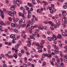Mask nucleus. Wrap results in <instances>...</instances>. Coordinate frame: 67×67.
Instances as JSON below:
<instances>
[{
	"instance_id": "f257e3e1",
	"label": "nucleus",
	"mask_w": 67,
	"mask_h": 67,
	"mask_svg": "<svg viewBox=\"0 0 67 67\" xmlns=\"http://www.w3.org/2000/svg\"><path fill=\"white\" fill-rule=\"evenodd\" d=\"M62 21L63 22H64V24L63 23V25H64L63 27H66V25L65 24V23L67 24V18H66L65 16H64V18L62 19Z\"/></svg>"
},
{
	"instance_id": "f03ea898",
	"label": "nucleus",
	"mask_w": 67,
	"mask_h": 67,
	"mask_svg": "<svg viewBox=\"0 0 67 67\" xmlns=\"http://www.w3.org/2000/svg\"><path fill=\"white\" fill-rule=\"evenodd\" d=\"M11 38H12L14 41H16V38L15 37V35L13 34H12L10 35Z\"/></svg>"
},
{
	"instance_id": "7ed1b4c3",
	"label": "nucleus",
	"mask_w": 67,
	"mask_h": 67,
	"mask_svg": "<svg viewBox=\"0 0 67 67\" xmlns=\"http://www.w3.org/2000/svg\"><path fill=\"white\" fill-rule=\"evenodd\" d=\"M27 40H28V41H26V42H27V43H27V46H29V47H30V46H31V42L30 41H30V39L29 38H27Z\"/></svg>"
},
{
	"instance_id": "20e7f679",
	"label": "nucleus",
	"mask_w": 67,
	"mask_h": 67,
	"mask_svg": "<svg viewBox=\"0 0 67 67\" xmlns=\"http://www.w3.org/2000/svg\"><path fill=\"white\" fill-rule=\"evenodd\" d=\"M56 36L55 35L53 34V36L52 37V40L53 41H56L57 39L56 38Z\"/></svg>"
},
{
	"instance_id": "39448f33",
	"label": "nucleus",
	"mask_w": 67,
	"mask_h": 67,
	"mask_svg": "<svg viewBox=\"0 0 67 67\" xmlns=\"http://www.w3.org/2000/svg\"><path fill=\"white\" fill-rule=\"evenodd\" d=\"M0 12H1V13L0 14V15L1 16L2 19H4V14H3V12L0 9Z\"/></svg>"
},
{
	"instance_id": "423d86ee",
	"label": "nucleus",
	"mask_w": 67,
	"mask_h": 67,
	"mask_svg": "<svg viewBox=\"0 0 67 67\" xmlns=\"http://www.w3.org/2000/svg\"><path fill=\"white\" fill-rule=\"evenodd\" d=\"M16 7V5H14L10 7V9L11 10H14L15 9V8Z\"/></svg>"
},
{
	"instance_id": "0eeeda50",
	"label": "nucleus",
	"mask_w": 67,
	"mask_h": 67,
	"mask_svg": "<svg viewBox=\"0 0 67 67\" xmlns=\"http://www.w3.org/2000/svg\"><path fill=\"white\" fill-rule=\"evenodd\" d=\"M11 25L12 27H16L17 26V24H16V23L14 24L13 23H12L11 24Z\"/></svg>"
},
{
	"instance_id": "6e6552de",
	"label": "nucleus",
	"mask_w": 67,
	"mask_h": 67,
	"mask_svg": "<svg viewBox=\"0 0 67 67\" xmlns=\"http://www.w3.org/2000/svg\"><path fill=\"white\" fill-rule=\"evenodd\" d=\"M66 12L65 11V10H63L62 12V15L63 16H66V15H67V14L66 13Z\"/></svg>"
},
{
	"instance_id": "1a4fd4ad",
	"label": "nucleus",
	"mask_w": 67,
	"mask_h": 67,
	"mask_svg": "<svg viewBox=\"0 0 67 67\" xmlns=\"http://www.w3.org/2000/svg\"><path fill=\"white\" fill-rule=\"evenodd\" d=\"M31 16V13H28V18L30 19Z\"/></svg>"
},
{
	"instance_id": "9d476101",
	"label": "nucleus",
	"mask_w": 67,
	"mask_h": 67,
	"mask_svg": "<svg viewBox=\"0 0 67 67\" xmlns=\"http://www.w3.org/2000/svg\"><path fill=\"white\" fill-rule=\"evenodd\" d=\"M20 46V44L18 43L15 46V47L16 49H18L19 48V46Z\"/></svg>"
},
{
	"instance_id": "9b49d317",
	"label": "nucleus",
	"mask_w": 67,
	"mask_h": 67,
	"mask_svg": "<svg viewBox=\"0 0 67 67\" xmlns=\"http://www.w3.org/2000/svg\"><path fill=\"white\" fill-rule=\"evenodd\" d=\"M58 27H59V26L60 25V21H58L56 23Z\"/></svg>"
},
{
	"instance_id": "f8f14e48",
	"label": "nucleus",
	"mask_w": 67,
	"mask_h": 67,
	"mask_svg": "<svg viewBox=\"0 0 67 67\" xmlns=\"http://www.w3.org/2000/svg\"><path fill=\"white\" fill-rule=\"evenodd\" d=\"M46 56H47L48 57H51V56H52V55H51V54H46Z\"/></svg>"
},
{
	"instance_id": "ddd939ff",
	"label": "nucleus",
	"mask_w": 67,
	"mask_h": 67,
	"mask_svg": "<svg viewBox=\"0 0 67 67\" xmlns=\"http://www.w3.org/2000/svg\"><path fill=\"white\" fill-rule=\"evenodd\" d=\"M33 44H35V45H36V46H37L38 47H40V45L38 44H36V42H33Z\"/></svg>"
},
{
	"instance_id": "4468645a",
	"label": "nucleus",
	"mask_w": 67,
	"mask_h": 67,
	"mask_svg": "<svg viewBox=\"0 0 67 67\" xmlns=\"http://www.w3.org/2000/svg\"><path fill=\"white\" fill-rule=\"evenodd\" d=\"M56 65L58 67H61V65H60V64L59 63H58V64H57V63H56Z\"/></svg>"
},
{
	"instance_id": "2eb2a0df",
	"label": "nucleus",
	"mask_w": 67,
	"mask_h": 67,
	"mask_svg": "<svg viewBox=\"0 0 67 67\" xmlns=\"http://www.w3.org/2000/svg\"><path fill=\"white\" fill-rule=\"evenodd\" d=\"M58 38H61L62 37V35L59 34H58V35L57 36Z\"/></svg>"
},
{
	"instance_id": "dca6fc26",
	"label": "nucleus",
	"mask_w": 67,
	"mask_h": 67,
	"mask_svg": "<svg viewBox=\"0 0 67 67\" xmlns=\"http://www.w3.org/2000/svg\"><path fill=\"white\" fill-rule=\"evenodd\" d=\"M37 12L38 13H41L42 10H41L40 9H38L37 10Z\"/></svg>"
},
{
	"instance_id": "f3484780",
	"label": "nucleus",
	"mask_w": 67,
	"mask_h": 67,
	"mask_svg": "<svg viewBox=\"0 0 67 67\" xmlns=\"http://www.w3.org/2000/svg\"><path fill=\"white\" fill-rule=\"evenodd\" d=\"M46 64V63L45 62H43V64L42 65V67H44V66H45Z\"/></svg>"
},
{
	"instance_id": "a211bd4d",
	"label": "nucleus",
	"mask_w": 67,
	"mask_h": 67,
	"mask_svg": "<svg viewBox=\"0 0 67 67\" xmlns=\"http://www.w3.org/2000/svg\"><path fill=\"white\" fill-rule=\"evenodd\" d=\"M13 56H14V57H15V59H16V58H17L18 57V56H17V55H16V54H15L13 55Z\"/></svg>"
},
{
	"instance_id": "6ab92c4d",
	"label": "nucleus",
	"mask_w": 67,
	"mask_h": 67,
	"mask_svg": "<svg viewBox=\"0 0 67 67\" xmlns=\"http://www.w3.org/2000/svg\"><path fill=\"white\" fill-rule=\"evenodd\" d=\"M46 56V54H45V53H43L42 55V57L43 58H44L45 57V56Z\"/></svg>"
},
{
	"instance_id": "aec40b11",
	"label": "nucleus",
	"mask_w": 67,
	"mask_h": 67,
	"mask_svg": "<svg viewBox=\"0 0 67 67\" xmlns=\"http://www.w3.org/2000/svg\"><path fill=\"white\" fill-rule=\"evenodd\" d=\"M13 31L15 32V33H18V30H16V29H14Z\"/></svg>"
},
{
	"instance_id": "412c9836",
	"label": "nucleus",
	"mask_w": 67,
	"mask_h": 67,
	"mask_svg": "<svg viewBox=\"0 0 67 67\" xmlns=\"http://www.w3.org/2000/svg\"><path fill=\"white\" fill-rule=\"evenodd\" d=\"M62 35H63V36H67V35L66 34V33L65 32H63L62 33Z\"/></svg>"
},
{
	"instance_id": "4be33fe9",
	"label": "nucleus",
	"mask_w": 67,
	"mask_h": 67,
	"mask_svg": "<svg viewBox=\"0 0 67 67\" xmlns=\"http://www.w3.org/2000/svg\"><path fill=\"white\" fill-rule=\"evenodd\" d=\"M21 26L22 27H24L26 26V25L25 24H21Z\"/></svg>"
},
{
	"instance_id": "5701e85b",
	"label": "nucleus",
	"mask_w": 67,
	"mask_h": 67,
	"mask_svg": "<svg viewBox=\"0 0 67 67\" xmlns=\"http://www.w3.org/2000/svg\"><path fill=\"white\" fill-rule=\"evenodd\" d=\"M38 29L39 30H43V27L42 26H40L38 27Z\"/></svg>"
},
{
	"instance_id": "b1692460",
	"label": "nucleus",
	"mask_w": 67,
	"mask_h": 67,
	"mask_svg": "<svg viewBox=\"0 0 67 67\" xmlns=\"http://www.w3.org/2000/svg\"><path fill=\"white\" fill-rule=\"evenodd\" d=\"M30 37L31 39H34V40H35V38L34 37H33V36H30Z\"/></svg>"
},
{
	"instance_id": "393cba45",
	"label": "nucleus",
	"mask_w": 67,
	"mask_h": 67,
	"mask_svg": "<svg viewBox=\"0 0 67 67\" xmlns=\"http://www.w3.org/2000/svg\"><path fill=\"white\" fill-rule=\"evenodd\" d=\"M59 46L60 48H62L63 47V44L62 43H60L59 44Z\"/></svg>"
},
{
	"instance_id": "a878e982",
	"label": "nucleus",
	"mask_w": 67,
	"mask_h": 67,
	"mask_svg": "<svg viewBox=\"0 0 67 67\" xmlns=\"http://www.w3.org/2000/svg\"><path fill=\"white\" fill-rule=\"evenodd\" d=\"M48 40L49 41H52V38H51V37H48Z\"/></svg>"
},
{
	"instance_id": "bb28decb",
	"label": "nucleus",
	"mask_w": 67,
	"mask_h": 67,
	"mask_svg": "<svg viewBox=\"0 0 67 67\" xmlns=\"http://www.w3.org/2000/svg\"><path fill=\"white\" fill-rule=\"evenodd\" d=\"M63 7L64 8V9H67V5H64L63 6Z\"/></svg>"
},
{
	"instance_id": "cd10ccee",
	"label": "nucleus",
	"mask_w": 67,
	"mask_h": 67,
	"mask_svg": "<svg viewBox=\"0 0 67 67\" xmlns=\"http://www.w3.org/2000/svg\"><path fill=\"white\" fill-rule=\"evenodd\" d=\"M1 57H2L4 58V57H5V55H4V54H1Z\"/></svg>"
},
{
	"instance_id": "c85d7f7f",
	"label": "nucleus",
	"mask_w": 67,
	"mask_h": 67,
	"mask_svg": "<svg viewBox=\"0 0 67 67\" xmlns=\"http://www.w3.org/2000/svg\"><path fill=\"white\" fill-rule=\"evenodd\" d=\"M51 8H55V7H54V4H51Z\"/></svg>"
},
{
	"instance_id": "c756f323",
	"label": "nucleus",
	"mask_w": 67,
	"mask_h": 67,
	"mask_svg": "<svg viewBox=\"0 0 67 67\" xmlns=\"http://www.w3.org/2000/svg\"><path fill=\"white\" fill-rule=\"evenodd\" d=\"M27 5L29 7H31L32 5V4H29V3H28Z\"/></svg>"
},
{
	"instance_id": "7c9ffc66",
	"label": "nucleus",
	"mask_w": 67,
	"mask_h": 67,
	"mask_svg": "<svg viewBox=\"0 0 67 67\" xmlns=\"http://www.w3.org/2000/svg\"><path fill=\"white\" fill-rule=\"evenodd\" d=\"M3 21H0V24L2 25H3Z\"/></svg>"
},
{
	"instance_id": "2f4dec72",
	"label": "nucleus",
	"mask_w": 67,
	"mask_h": 67,
	"mask_svg": "<svg viewBox=\"0 0 67 67\" xmlns=\"http://www.w3.org/2000/svg\"><path fill=\"white\" fill-rule=\"evenodd\" d=\"M55 53H54L55 54H58V51L56 50L55 51Z\"/></svg>"
},
{
	"instance_id": "473e14b6",
	"label": "nucleus",
	"mask_w": 67,
	"mask_h": 67,
	"mask_svg": "<svg viewBox=\"0 0 67 67\" xmlns=\"http://www.w3.org/2000/svg\"><path fill=\"white\" fill-rule=\"evenodd\" d=\"M21 21L23 23H24L25 22V20L24 19H22Z\"/></svg>"
},
{
	"instance_id": "72a5a7b5",
	"label": "nucleus",
	"mask_w": 67,
	"mask_h": 67,
	"mask_svg": "<svg viewBox=\"0 0 67 67\" xmlns=\"http://www.w3.org/2000/svg\"><path fill=\"white\" fill-rule=\"evenodd\" d=\"M50 28L51 30H52V31L54 30V28L52 26L50 27Z\"/></svg>"
},
{
	"instance_id": "f704fd0d",
	"label": "nucleus",
	"mask_w": 67,
	"mask_h": 67,
	"mask_svg": "<svg viewBox=\"0 0 67 67\" xmlns=\"http://www.w3.org/2000/svg\"><path fill=\"white\" fill-rule=\"evenodd\" d=\"M18 29H20V27H21V25H20V24L18 26Z\"/></svg>"
},
{
	"instance_id": "c9c22d12",
	"label": "nucleus",
	"mask_w": 67,
	"mask_h": 67,
	"mask_svg": "<svg viewBox=\"0 0 67 67\" xmlns=\"http://www.w3.org/2000/svg\"><path fill=\"white\" fill-rule=\"evenodd\" d=\"M5 56H7V57H8V58L10 57V56H9V54H5Z\"/></svg>"
},
{
	"instance_id": "e433bc0d",
	"label": "nucleus",
	"mask_w": 67,
	"mask_h": 67,
	"mask_svg": "<svg viewBox=\"0 0 67 67\" xmlns=\"http://www.w3.org/2000/svg\"><path fill=\"white\" fill-rule=\"evenodd\" d=\"M38 53H41V52H42V50L41 49V50H38Z\"/></svg>"
},
{
	"instance_id": "4c0bfd02",
	"label": "nucleus",
	"mask_w": 67,
	"mask_h": 67,
	"mask_svg": "<svg viewBox=\"0 0 67 67\" xmlns=\"http://www.w3.org/2000/svg\"><path fill=\"white\" fill-rule=\"evenodd\" d=\"M51 13V14H53V10L52 9L51 10H50Z\"/></svg>"
},
{
	"instance_id": "58836bf2",
	"label": "nucleus",
	"mask_w": 67,
	"mask_h": 67,
	"mask_svg": "<svg viewBox=\"0 0 67 67\" xmlns=\"http://www.w3.org/2000/svg\"><path fill=\"white\" fill-rule=\"evenodd\" d=\"M48 22V21H43V23H44V24H47V23Z\"/></svg>"
},
{
	"instance_id": "ea45409f",
	"label": "nucleus",
	"mask_w": 67,
	"mask_h": 67,
	"mask_svg": "<svg viewBox=\"0 0 67 67\" xmlns=\"http://www.w3.org/2000/svg\"><path fill=\"white\" fill-rule=\"evenodd\" d=\"M5 2L6 3H9V1L8 0H6L5 1Z\"/></svg>"
},
{
	"instance_id": "a19ab883",
	"label": "nucleus",
	"mask_w": 67,
	"mask_h": 67,
	"mask_svg": "<svg viewBox=\"0 0 67 67\" xmlns=\"http://www.w3.org/2000/svg\"><path fill=\"white\" fill-rule=\"evenodd\" d=\"M23 66L24 67H27V64H24L23 65Z\"/></svg>"
},
{
	"instance_id": "79ce46f5",
	"label": "nucleus",
	"mask_w": 67,
	"mask_h": 67,
	"mask_svg": "<svg viewBox=\"0 0 67 67\" xmlns=\"http://www.w3.org/2000/svg\"><path fill=\"white\" fill-rule=\"evenodd\" d=\"M34 57H36V58H38V56H37V55L36 54H35L34 55Z\"/></svg>"
},
{
	"instance_id": "37998d69",
	"label": "nucleus",
	"mask_w": 67,
	"mask_h": 67,
	"mask_svg": "<svg viewBox=\"0 0 67 67\" xmlns=\"http://www.w3.org/2000/svg\"><path fill=\"white\" fill-rule=\"evenodd\" d=\"M31 21H32V22H35V21L34 20V19H33V18H32L31 19Z\"/></svg>"
},
{
	"instance_id": "c03bdc74",
	"label": "nucleus",
	"mask_w": 67,
	"mask_h": 67,
	"mask_svg": "<svg viewBox=\"0 0 67 67\" xmlns=\"http://www.w3.org/2000/svg\"><path fill=\"white\" fill-rule=\"evenodd\" d=\"M15 41V40H13L12 41V43H13V44H14V43H15V41Z\"/></svg>"
},
{
	"instance_id": "a18cd8bd",
	"label": "nucleus",
	"mask_w": 67,
	"mask_h": 67,
	"mask_svg": "<svg viewBox=\"0 0 67 67\" xmlns=\"http://www.w3.org/2000/svg\"><path fill=\"white\" fill-rule=\"evenodd\" d=\"M60 56H61V57H63V54H62V53H60Z\"/></svg>"
},
{
	"instance_id": "49530a36",
	"label": "nucleus",
	"mask_w": 67,
	"mask_h": 67,
	"mask_svg": "<svg viewBox=\"0 0 67 67\" xmlns=\"http://www.w3.org/2000/svg\"><path fill=\"white\" fill-rule=\"evenodd\" d=\"M29 61H30V62H31V61H32V58H30L29 59Z\"/></svg>"
},
{
	"instance_id": "de8ad7c7",
	"label": "nucleus",
	"mask_w": 67,
	"mask_h": 67,
	"mask_svg": "<svg viewBox=\"0 0 67 67\" xmlns=\"http://www.w3.org/2000/svg\"><path fill=\"white\" fill-rule=\"evenodd\" d=\"M9 20L10 22H11L12 21V18L11 17H9Z\"/></svg>"
},
{
	"instance_id": "09e8293b",
	"label": "nucleus",
	"mask_w": 67,
	"mask_h": 67,
	"mask_svg": "<svg viewBox=\"0 0 67 67\" xmlns=\"http://www.w3.org/2000/svg\"><path fill=\"white\" fill-rule=\"evenodd\" d=\"M22 18H25V16L24 15V14H23L22 15Z\"/></svg>"
},
{
	"instance_id": "8fccbe9b",
	"label": "nucleus",
	"mask_w": 67,
	"mask_h": 67,
	"mask_svg": "<svg viewBox=\"0 0 67 67\" xmlns=\"http://www.w3.org/2000/svg\"><path fill=\"white\" fill-rule=\"evenodd\" d=\"M51 26H54V24L52 23H51Z\"/></svg>"
},
{
	"instance_id": "3c124183",
	"label": "nucleus",
	"mask_w": 67,
	"mask_h": 67,
	"mask_svg": "<svg viewBox=\"0 0 67 67\" xmlns=\"http://www.w3.org/2000/svg\"><path fill=\"white\" fill-rule=\"evenodd\" d=\"M34 27H35V28H37L38 27L36 25H35L34 26Z\"/></svg>"
},
{
	"instance_id": "603ef678",
	"label": "nucleus",
	"mask_w": 67,
	"mask_h": 67,
	"mask_svg": "<svg viewBox=\"0 0 67 67\" xmlns=\"http://www.w3.org/2000/svg\"><path fill=\"white\" fill-rule=\"evenodd\" d=\"M12 12H9V14L10 15H11V14L12 13Z\"/></svg>"
},
{
	"instance_id": "864d4df0",
	"label": "nucleus",
	"mask_w": 67,
	"mask_h": 67,
	"mask_svg": "<svg viewBox=\"0 0 67 67\" xmlns=\"http://www.w3.org/2000/svg\"><path fill=\"white\" fill-rule=\"evenodd\" d=\"M19 15L20 16H21V15H22V14L21 13H19Z\"/></svg>"
},
{
	"instance_id": "5fc2aeb1",
	"label": "nucleus",
	"mask_w": 67,
	"mask_h": 67,
	"mask_svg": "<svg viewBox=\"0 0 67 67\" xmlns=\"http://www.w3.org/2000/svg\"><path fill=\"white\" fill-rule=\"evenodd\" d=\"M44 4L45 5H48V3L45 2V3H44Z\"/></svg>"
},
{
	"instance_id": "6e6d98bb",
	"label": "nucleus",
	"mask_w": 67,
	"mask_h": 67,
	"mask_svg": "<svg viewBox=\"0 0 67 67\" xmlns=\"http://www.w3.org/2000/svg\"><path fill=\"white\" fill-rule=\"evenodd\" d=\"M42 42H43L42 43V44H44L45 43L44 42H45V40H42Z\"/></svg>"
},
{
	"instance_id": "4d7b16f0",
	"label": "nucleus",
	"mask_w": 67,
	"mask_h": 67,
	"mask_svg": "<svg viewBox=\"0 0 67 67\" xmlns=\"http://www.w3.org/2000/svg\"><path fill=\"white\" fill-rule=\"evenodd\" d=\"M26 35L25 34H24L23 36L24 38L25 39V37H26Z\"/></svg>"
},
{
	"instance_id": "13d9d810",
	"label": "nucleus",
	"mask_w": 67,
	"mask_h": 67,
	"mask_svg": "<svg viewBox=\"0 0 67 67\" xmlns=\"http://www.w3.org/2000/svg\"><path fill=\"white\" fill-rule=\"evenodd\" d=\"M21 52L22 53H24V50L23 49H22L21 51Z\"/></svg>"
},
{
	"instance_id": "bf43d9fd",
	"label": "nucleus",
	"mask_w": 67,
	"mask_h": 67,
	"mask_svg": "<svg viewBox=\"0 0 67 67\" xmlns=\"http://www.w3.org/2000/svg\"><path fill=\"white\" fill-rule=\"evenodd\" d=\"M61 66H64V64H63V63H61Z\"/></svg>"
},
{
	"instance_id": "052dcab7",
	"label": "nucleus",
	"mask_w": 67,
	"mask_h": 67,
	"mask_svg": "<svg viewBox=\"0 0 67 67\" xmlns=\"http://www.w3.org/2000/svg\"><path fill=\"white\" fill-rule=\"evenodd\" d=\"M55 58L52 59V61L53 62H55Z\"/></svg>"
},
{
	"instance_id": "680f3d73",
	"label": "nucleus",
	"mask_w": 67,
	"mask_h": 67,
	"mask_svg": "<svg viewBox=\"0 0 67 67\" xmlns=\"http://www.w3.org/2000/svg\"><path fill=\"white\" fill-rule=\"evenodd\" d=\"M10 24V22L9 21H8L7 23V25H9Z\"/></svg>"
},
{
	"instance_id": "e2e57ef3",
	"label": "nucleus",
	"mask_w": 67,
	"mask_h": 67,
	"mask_svg": "<svg viewBox=\"0 0 67 67\" xmlns=\"http://www.w3.org/2000/svg\"><path fill=\"white\" fill-rule=\"evenodd\" d=\"M34 33L35 34H36V35H37V34H38V33L37 32H34Z\"/></svg>"
},
{
	"instance_id": "0e129e2a",
	"label": "nucleus",
	"mask_w": 67,
	"mask_h": 67,
	"mask_svg": "<svg viewBox=\"0 0 67 67\" xmlns=\"http://www.w3.org/2000/svg\"><path fill=\"white\" fill-rule=\"evenodd\" d=\"M57 60L58 63H59V62H60V61H59V59H58V58L57 59Z\"/></svg>"
},
{
	"instance_id": "69168bd1",
	"label": "nucleus",
	"mask_w": 67,
	"mask_h": 67,
	"mask_svg": "<svg viewBox=\"0 0 67 67\" xmlns=\"http://www.w3.org/2000/svg\"><path fill=\"white\" fill-rule=\"evenodd\" d=\"M40 47H41V48H43V47H44V46H43V44H41Z\"/></svg>"
},
{
	"instance_id": "338daca9",
	"label": "nucleus",
	"mask_w": 67,
	"mask_h": 67,
	"mask_svg": "<svg viewBox=\"0 0 67 67\" xmlns=\"http://www.w3.org/2000/svg\"><path fill=\"white\" fill-rule=\"evenodd\" d=\"M3 67H7V65L5 64H3Z\"/></svg>"
},
{
	"instance_id": "774afa93",
	"label": "nucleus",
	"mask_w": 67,
	"mask_h": 67,
	"mask_svg": "<svg viewBox=\"0 0 67 67\" xmlns=\"http://www.w3.org/2000/svg\"><path fill=\"white\" fill-rule=\"evenodd\" d=\"M47 33L48 34V35H49V34H50V31H48L47 32Z\"/></svg>"
}]
</instances>
